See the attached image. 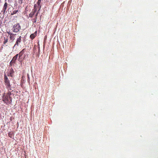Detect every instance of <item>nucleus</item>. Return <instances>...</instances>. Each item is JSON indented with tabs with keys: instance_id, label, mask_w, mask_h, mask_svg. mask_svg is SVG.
I'll return each mask as SVG.
<instances>
[{
	"instance_id": "obj_1",
	"label": "nucleus",
	"mask_w": 158,
	"mask_h": 158,
	"mask_svg": "<svg viewBox=\"0 0 158 158\" xmlns=\"http://www.w3.org/2000/svg\"><path fill=\"white\" fill-rule=\"evenodd\" d=\"M11 90H8V92L6 94L5 93H4L3 94V101L6 104L10 103L11 102V98L10 97L11 94V91H10Z\"/></svg>"
},
{
	"instance_id": "obj_2",
	"label": "nucleus",
	"mask_w": 158,
	"mask_h": 158,
	"mask_svg": "<svg viewBox=\"0 0 158 158\" xmlns=\"http://www.w3.org/2000/svg\"><path fill=\"white\" fill-rule=\"evenodd\" d=\"M4 82L5 83L6 87L7 90H11V85L10 84V81L6 74L4 75Z\"/></svg>"
},
{
	"instance_id": "obj_3",
	"label": "nucleus",
	"mask_w": 158,
	"mask_h": 158,
	"mask_svg": "<svg viewBox=\"0 0 158 158\" xmlns=\"http://www.w3.org/2000/svg\"><path fill=\"white\" fill-rule=\"evenodd\" d=\"M20 30V26L19 23H17L14 25L12 27V31L13 32L17 33Z\"/></svg>"
},
{
	"instance_id": "obj_4",
	"label": "nucleus",
	"mask_w": 158,
	"mask_h": 158,
	"mask_svg": "<svg viewBox=\"0 0 158 158\" xmlns=\"http://www.w3.org/2000/svg\"><path fill=\"white\" fill-rule=\"evenodd\" d=\"M18 36V38H17V40H16V42L14 46H13V48H16L17 47L20 45V44L21 43L22 37L21 36Z\"/></svg>"
},
{
	"instance_id": "obj_5",
	"label": "nucleus",
	"mask_w": 158,
	"mask_h": 158,
	"mask_svg": "<svg viewBox=\"0 0 158 158\" xmlns=\"http://www.w3.org/2000/svg\"><path fill=\"white\" fill-rule=\"evenodd\" d=\"M37 6L35 4L34 6V8L33 9L31 12L29 14V17L31 18L33 17V15H34L35 14V13L37 10Z\"/></svg>"
},
{
	"instance_id": "obj_6",
	"label": "nucleus",
	"mask_w": 158,
	"mask_h": 158,
	"mask_svg": "<svg viewBox=\"0 0 158 158\" xmlns=\"http://www.w3.org/2000/svg\"><path fill=\"white\" fill-rule=\"evenodd\" d=\"M15 73V71L12 68H11L9 72L7 73V76L8 77H12L13 76L14 73Z\"/></svg>"
},
{
	"instance_id": "obj_7",
	"label": "nucleus",
	"mask_w": 158,
	"mask_h": 158,
	"mask_svg": "<svg viewBox=\"0 0 158 158\" xmlns=\"http://www.w3.org/2000/svg\"><path fill=\"white\" fill-rule=\"evenodd\" d=\"M26 50L25 48L23 49L18 54L19 60L21 58L22 56L23 55V54H24V53L25 52Z\"/></svg>"
},
{
	"instance_id": "obj_8",
	"label": "nucleus",
	"mask_w": 158,
	"mask_h": 158,
	"mask_svg": "<svg viewBox=\"0 0 158 158\" xmlns=\"http://www.w3.org/2000/svg\"><path fill=\"white\" fill-rule=\"evenodd\" d=\"M18 55L19 54H17L15 56H14V57L12 58V60L10 61V63H15V62H16V60H17V57Z\"/></svg>"
},
{
	"instance_id": "obj_9",
	"label": "nucleus",
	"mask_w": 158,
	"mask_h": 158,
	"mask_svg": "<svg viewBox=\"0 0 158 158\" xmlns=\"http://www.w3.org/2000/svg\"><path fill=\"white\" fill-rule=\"evenodd\" d=\"M37 31H36L34 33L31 34V35H30V37L31 39L32 40H33L35 37L37 35Z\"/></svg>"
},
{
	"instance_id": "obj_10",
	"label": "nucleus",
	"mask_w": 158,
	"mask_h": 158,
	"mask_svg": "<svg viewBox=\"0 0 158 158\" xmlns=\"http://www.w3.org/2000/svg\"><path fill=\"white\" fill-rule=\"evenodd\" d=\"M16 34L11 35V36H10V40H12V42L15 40V38L16 37Z\"/></svg>"
},
{
	"instance_id": "obj_11",
	"label": "nucleus",
	"mask_w": 158,
	"mask_h": 158,
	"mask_svg": "<svg viewBox=\"0 0 158 158\" xmlns=\"http://www.w3.org/2000/svg\"><path fill=\"white\" fill-rule=\"evenodd\" d=\"M41 0H38V2H37V5L35 4L37 6V8H38L39 7V11H40V9L41 8Z\"/></svg>"
},
{
	"instance_id": "obj_12",
	"label": "nucleus",
	"mask_w": 158,
	"mask_h": 158,
	"mask_svg": "<svg viewBox=\"0 0 158 158\" xmlns=\"http://www.w3.org/2000/svg\"><path fill=\"white\" fill-rule=\"evenodd\" d=\"M14 134H14V132L11 131L8 133V135L10 137L12 138L14 137Z\"/></svg>"
},
{
	"instance_id": "obj_13",
	"label": "nucleus",
	"mask_w": 158,
	"mask_h": 158,
	"mask_svg": "<svg viewBox=\"0 0 158 158\" xmlns=\"http://www.w3.org/2000/svg\"><path fill=\"white\" fill-rule=\"evenodd\" d=\"M7 2H5L4 3V7H3V10L4 12H5L6 10L7 9Z\"/></svg>"
},
{
	"instance_id": "obj_14",
	"label": "nucleus",
	"mask_w": 158,
	"mask_h": 158,
	"mask_svg": "<svg viewBox=\"0 0 158 158\" xmlns=\"http://www.w3.org/2000/svg\"><path fill=\"white\" fill-rule=\"evenodd\" d=\"M8 41V39H7V38H4V42H3V43H4V44H6L7 42Z\"/></svg>"
},
{
	"instance_id": "obj_15",
	"label": "nucleus",
	"mask_w": 158,
	"mask_h": 158,
	"mask_svg": "<svg viewBox=\"0 0 158 158\" xmlns=\"http://www.w3.org/2000/svg\"><path fill=\"white\" fill-rule=\"evenodd\" d=\"M37 18H35L32 19V21L33 23H35L37 22Z\"/></svg>"
},
{
	"instance_id": "obj_16",
	"label": "nucleus",
	"mask_w": 158,
	"mask_h": 158,
	"mask_svg": "<svg viewBox=\"0 0 158 158\" xmlns=\"http://www.w3.org/2000/svg\"><path fill=\"white\" fill-rule=\"evenodd\" d=\"M18 11V10H15L13 11V12H12L11 13V15H13L15 14H16V13H17Z\"/></svg>"
},
{
	"instance_id": "obj_17",
	"label": "nucleus",
	"mask_w": 158,
	"mask_h": 158,
	"mask_svg": "<svg viewBox=\"0 0 158 158\" xmlns=\"http://www.w3.org/2000/svg\"><path fill=\"white\" fill-rule=\"evenodd\" d=\"M7 33H8V34L10 35V36H11V35H15V34H13V33H12L10 32V31H9V32H7Z\"/></svg>"
},
{
	"instance_id": "obj_18",
	"label": "nucleus",
	"mask_w": 158,
	"mask_h": 158,
	"mask_svg": "<svg viewBox=\"0 0 158 158\" xmlns=\"http://www.w3.org/2000/svg\"><path fill=\"white\" fill-rule=\"evenodd\" d=\"M39 11L38 10V12H37L36 13L35 16V18H37V15H38V14L39 13Z\"/></svg>"
},
{
	"instance_id": "obj_19",
	"label": "nucleus",
	"mask_w": 158,
	"mask_h": 158,
	"mask_svg": "<svg viewBox=\"0 0 158 158\" xmlns=\"http://www.w3.org/2000/svg\"><path fill=\"white\" fill-rule=\"evenodd\" d=\"M25 56H24V58H23V59H24V58H25Z\"/></svg>"
},
{
	"instance_id": "obj_20",
	"label": "nucleus",
	"mask_w": 158,
	"mask_h": 158,
	"mask_svg": "<svg viewBox=\"0 0 158 158\" xmlns=\"http://www.w3.org/2000/svg\"><path fill=\"white\" fill-rule=\"evenodd\" d=\"M11 90H12V91H13V90H10V91L11 92Z\"/></svg>"
},
{
	"instance_id": "obj_21",
	"label": "nucleus",
	"mask_w": 158,
	"mask_h": 158,
	"mask_svg": "<svg viewBox=\"0 0 158 158\" xmlns=\"http://www.w3.org/2000/svg\"><path fill=\"white\" fill-rule=\"evenodd\" d=\"M28 78H29V77H28Z\"/></svg>"
}]
</instances>
